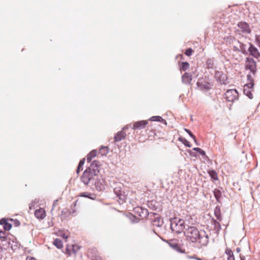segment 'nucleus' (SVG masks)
Instances as JSON below:
<instances>
[{"mask_svg": "<svg viewBox=\"0 0 260 260\" xmlns=\"http://www.w3.org/2000/svg\"><path fill=\"white\" fill-rule=\"evenodd\" d=\"M69 235L70 233L68 231L61 232L59 236L64 239H67L69 237Z\"/></svg>", "mask_w": 260, "mask_h": 260, "instance_id": "obj_33", "label": "nucleus"}, {"mask_svg": "<svg viewBox=\"0 0 260 260\" xmlns=\"http://www.w3.org/2000/svg\"><path fill=\"white\" fill-rule=\"evenodd\" d=\"M224 96L227 101L233 102L238 100L239 93L236 89H229L226 91Z\"/></svg>", "mask_w": 260, "mask_h": 260, "instance_id": "obj_8", "label": "nucleus"}, {"mask_svg": "<svg viewBox=\"0 0 260 260\" xmlns=\"http://www.w3.org/2000/svg\"><path fill=\"white\" fill-rule=\"evenodd\" d=\"M220 75H221V73L219 72H217L215 73V76L216 77H218V76H220Z\"/></svg>", "mask_w": 260, "mask_h": 260, "instance_id": "obj_46", "label": "nucleus"}, {"mask_svg": "<svg viewBox=\"0 0 260 260\" xmlns=\"http://www.w3.org/2000/svg\"><path fill=\"white\" fill-rule=\"evenodd\" d=\"M84 162L85 158H83L80 161L76 170V172L77 174H79L80 171L82 170V167L84 165Z\"/></svg>", "mask_w": 260, "mask_h": 260, "instance_id": "obj_28", "label": "nucleus"}, {"mask_svg": "<svg viewBox=\"0 0 260 260\" xmlns=\"http://www.w3.org/2000/svg\"><path fill=\"white\" fill-rule=\"evenodd\" d=\"M214 215L216 217L217 219L220 221L221 220V216L220 213V207L217 206L215 207L214 209Z\"/></svg>", "mask_w": 260, "mask_h": 260, "instance_id": "obj_23", "label": "nucleus"}, {"mask_svg": "<svg viewBox=\"0 0 260 260\" xmlns=\"http://www.w3.org/2000/svg\"><path fill=\"white\" fill-rule=\"evenodd\" d=\"M255 41L256 42L258 46L260 47V35H256Z\"/></svg>", "mask_w": 260, "mask_h": 260, "instance_id": "obj_41", "label": "nucleus"}, {"mask_svg": "<svg viewBox=\"0 0 260 260\" xmlns=\"http://www.w3.org/2000/svg\"><path fill=\"white\" fill-rule=\"evenodd\" d=\"M233 49L234 51L241 52L244 54H247V52L246 49V45L239 41L235 42L233 46Z\"/></svg>", "mask_w": 260, "mask_h": 260, "instance_id": "obj_13", "label": "nucleus"}, {"mask_svg": "<svg viewBox=\"0 0 260 260\" xmlns=\"http://www.w3.org/2000/svg\"><path fill=\"white\" fill-rule=\"evenodd\" d=\"M93 252L92 255L88 253V256L91 260H103L102 258L96 253V251L94 249L92 250Z\"/></svg>", "mask_w": 260, "mask_h": 260, "instance_id": "obj_19", "label": "nucleus"}, {"mask_svg": "<svg viewBox=\"0 0 260 260\" xmlns=\"http://www.w3.org/2000/svg\"><path fill=\"white\" fill-rule=\"evenodd\" d=\"M247 83L244 86L243 92L250 99L253 98L252 91L254 86V79L250 74L247 76Z\"/></svg>", "mask_w": 260, "mask_h": 260, "instance_id": "obj_4", "label": "nucleus"}, {"mask_svg": "<svg viewBox=\"0 0 260 260\" xmlns=\"http://www.w3.org/2000/svg\"><path fill=\"white\" fill-rule=\"evenodd\" d=\"M245 66L246 69L249 70L254 76L257 71L256 61L252 58L247 57Z\"/></svg>", "mask_w": 260, "mask_h": 260, "instance_id": "obj_9", "label": "nucleus"}, {"mask_svg": "<svg viewBox=\"0 0 260 260\" xmlns=\"http://www.w3.org/2000/svg\"><path fill=\"white\" fill-rule=\"evenodd\" d=\"M248 51L250 54L256 58H258L260 57V53L258 49L251 43H249V47Z\"/></svg>", "mask_w": 260, "mask_h": 260, "instance_id": "obj_15", "label": "nucleus"}, {"mask_svg": "<svg viewBox=\"0 0 260 260\" xmlns=\"http://www.w3.org/2000/svg\"><path fill=\"white\" fill-rule=\"evenodd\" d=\"M26 260H36V259L33 257H27Z\"/></svg>", "mask_w": 260, "mask_h": 260, "instance_id": "obj_45", "label": "nucleus"}, {"mask_svg": "<svg viewBox=\"0 0 260 260\" xmlns=\"http://www.w3.org/2000/svg\"><path fill=\"white\" fill-rule=\"evenodd\" d=\"M171 229L173 232L177 234L181 233L185 230V224L183 219L177 217L173 218L171 220Z\"/></svg>", "mask_w": 260, "mask_h": 260, "instance_id": "obj_3", "label": "nucleus"}, {"mask_svg": "<svg viewBox=\"0 0 260 260\" xmlns=\"http://www.w3.org/2000/svg\"><path fill=\"white\" fill-rule=\"evenodd\" d=\"M193 150L198 152V153H199L200 154H201L202 155H206V153H205V151L203 150L202 149H201L200 148H199V147H194L193 149Z\"/></svg>", "mask_w": 260, "mask_h": 260, "instance_id": "obj_36", "label": "nucleus"}, {"mask_svg": "<svg viewBox=\"0 0 260 260\" xmlns=\"http://www.w3.org/2000/svg\"><path fill=\"white\" fill-rule=\"evenodd\" d=\"M35 216L38 219H44L46 216V212L43 208H39L35 211Z\"/></svg>", "mask_w": 260, "mask_h": 260, "instance_id": "obj_18", "label": "nucleus"}, {"mask_svg": "<svg viewBox=\"0 0 260 260\" xmlns=\"http://www.w3.org/2000/svg\"><path fill=\"white\" fill-rule=\"evenodd\" d=\"M67 253H68L69 255H70L71 254V252H70V250H69V247H67Z\"/></svg>", "mask_w": 260, "mask_h": 260, "instance_id": "obj_47", "label": "nucleus"}, {"mask_svg": "<svg viewBox=\"0 0 260 260\" xmlns=\"http://www.w3.org/2000/svg\"><path fill=\"white\" fill-rule=\"evenodd\" d=\"M150 216L152 224L153 226L157 227H160L162 226L164 222L158 215L156 213H151Z\"/></svg>", "mask_w": 260, "mask_h": 260, "instance_id": "obj_12", "label": "nucleus"}, {"mask_svg": "<svg viewBox=\"0 0 260 260\" xmlns=\"http://www.w3.org/2000/svg\"><path fill=\"white\" fill-rule=\"evenodd\" d=\"M240 259L241 260H245V257L244 256H242V255H240Z\"/></svg>", "mask_w": 260, "mask_h": 260, "instance_id": "obj_50", "label": "nucleus"}, {"mask_svg": "<svg viewBox=\"0 0 260 260\" xmlns=\"http://www.w3.org/2000/svg\"><path fill=\"white\" fill-rule=\"evenodd\" d=\"M193 52V50L191 48H188L185 51V54L188 56H190Z\"/></svg>", "mask_w": 260, "mask_h": 260, "instance_id": "obj_40", "label": "nucleus"}, {"mask_svg": "<svg viewBox=\"0 0 260 260\" xmlns=\"http://www.w3.org/2000/svg\"><path fill=\"white\" fill-rule=\"evenodd\" d=\"M225 253L228 256V260H235V257L233 254V252L231 249L227 248L225 250Z\"/></svg>", "mask_w": 260, "mask_h": 260, "instance_id": "obj_24", "label": "nucleus"}, {"mask_svg": "<svg viewBox=\"0 0 260 260\" xmlns=\"http://www.w3.org/2000/svg\"><path fill=\"white\" fill-rule=\"evenodd\" d=\"M7 238L6 233L4 231H0V239L2 241H5Z\"/></svg>", "mask_w": 260, "mask_h": 260, "instance_id": "obj_35", "label": "nucleus"}, {"mask_svg": "<svg viewBox=\"0 0 260 260\" xmlns=\"http://www.w3.org/2000/svg\"><path fill=\"white\" fill-rule=\"evenodd\" d=\"M88 194H89V193H88V192H82L80 194V196L83 197H88Z\"/></svg>", "mask_w": 260, "mask_h": 260, "instance_id": "obj_44", "label": "nucleus"}, {"mask_svg": "<svg viewBox=\"0 0 260 260\" xmlns=\"http://www.w3.org/2000/svg\"><path fill=\"white\" fill-rule=\"evenodd\" d=\"M79 248L78 247V246L75 245H72V250L74 253L76 252L77 250H78Z\"/></svg>", "mask_w": 260, "mask_h": 260, "instance_id": "obj_42", "label": "nucleus"}, {"mask_svg": "<svg viewBox=\"0 0 260 260\" xmlns=\"http://www.w3.org/2000/svg\"><path fill=\"white\" fill-rule=\"evenodd\" d=\"M186 239L192 243H198L200 246H206L209 242V237L204 230L199 231L196 227L188 226L184 231Z\"/></svg>", "mask_w": 260, "mask_h": 260, "instance_id": "obj_1", "label": "nucleus"}, {"mask_svg": "<svg viewBox=\"0 0 260 260\" xmlns=\"http://www.w3.org/2000/svg\"><path fill=\"white\" fill-rule=\"evenodd\" d=\"M125 216L129 218L133 222H137L139 221V219L132 214L129 213L128 215H125Z\"/></svg>", "mask_w": 260, "mask_h": 260, "instance_id": "obj_30", "label": "nucleus"}, {"mask_svg": "<svg viewBox=\"0 0 260 260\" xmlns=\"http://www.w3.org/2000/svg\"><path fill=\"white\" fill-rule=\"evenodd\" d=\"M213 193L217 202L219 203L221 197V192L218 189H215Z\"/></svg>", "mask_w": 260, "mask_h": 260, "instance_id": "obj_21", "label": "nucleus"}, {"mask_svg": "<svg viewBox=\"0 0 260 260\" xmlns=\"http://www.w3.org/2000/svg\"><path fill=\"white\" fill-rule=\"evenodd\" d=\"M189 64L188 62H182V65L180 68V70H183V71H186V70H187L189 68Z\"/></svg>", "mask_w": 260, "mask_h": 260, "instance_id": "obj_32", "label": "nucleus"}, {"mask_svg": "<svg viewBox=\"0 0 260 260\" xmlns=\"http://www.w3.org/2000/svg\"><path fill=\"white\" fill-rule=\"evenodd\" d=\"M148 121L160 122L166 126L167 124L166 120L161 117L159 116H154L147 120H140L134 122L132 128L134 130H141L144 129L148 124Z\"/></svg>", "mask_w": 260, "mask_h": 260, "instance_id": "obj_2", "label": "nucleus"}, {"mask_svg": "<svg viewBox=\"0 0 260 260\" xmlns=\"http://www.w3.org/2000/svg\"><path fill=\"white\" fill-rule=\"evenodd\" d=\"M109 151V148L106 146H102L99 150V153H101L102 155H106Z\"/></svg>", "mask_w": 260, "mask_h": 260, "instance_id": "obj_27", "label": "nucleus"}, {"mask_svg": "<svg viewBox=\"0 0 260 260\" xmlns=\"http://www.w3.org/2000/svg\"><path fill=\"white\" fill-rule=\"evenodd\" d=\"M178 140L179 141L181 142L185 146L188 147H191L190 142L188 141H187L186 139H185V138H183L182 137H179L178 138Z\"/></svg>", "mask_w": 260, "mask_h": 260, "instance_id": "obj_29", "label": "nucleus"}, {"mask_svg": "<svg viewBox=\"0 0 260 260\" xmlns=\"http://www.w3.org/2000/svg\"><path fill=\"white\" fill-rule=\"evenodd\" d=\"M164 241H165V240ZM166 242L174 250L180 253L185 252V250L178 243L177 240L172 239L166 240Z\"/></svg>", "mask_w": 260, "mask_h": 260, "instance_id": "obj_10", "label": "nucleus"}, {"mask_svg": "<svg viewBox=\"0 0 260 260\" xmlns=\"http://www.w3.org/2000/svg\"><path fill=\"white\" fill-rule=\"evenodd\" d=\"M240 251H241V249H240V248H239V247H237V248H236V252H237V253H239V252H240Z\"/></svg>", "mask_w": 260, "mask_h": 260, "instance_id": "obj_49", "label": "nucleus"}, {"mask_svg": "<svg viewBox=\"0 0 260 260\" xmlns=\"http://www.w3.org/2000/svg\"><path fill=\"white\" fill-rule=\"evenodd\" d=\"M207 68L208 69H212L213 68L214 62L212 59H209L207 60Z\"/></svg>", "mask_w": 260, "mask_h": 260, "instance_id": "obj_34", "label": "nucleus"}, {"mask_svg": "<svg viewBox=\"0 0 260 260\" xmlns=\"http://www.w3.org/2000/svg\"><path fill=\"white\" fill-rule=\"evenodd\" d=\"M12 228V224L8 222H7L3 225V228L6 231H9Z\"/></svg>", "mask_w": 260, "mask_h": 260, "instance_id": "obj_37", "label": "nucleus"}, {"mask_svg": "<svg viewBox=\"0 0 260 260\" xmlns=\"http://www.w3.org/2000/svg\"><path fill=\"white\" fill-rule=\"evenodd\" d=\"M206 86H207V87H205V88H206V89H209V85H207Z\"/></svg>", "mask_w": 260, "mask_h": 260, "instance_id": "obj_51", "label": "nucleus"}, {"mask_svg": "<svg viewBox=\"0 0 260 260\" xmlns=\"http://www.w3.org/2000/svg\"><path fill=\"white\" fill-rule=\"evenodd\" d=\"M53 244L58 249L62 247V242L59 239L56 238L53 241Z\"/></svg>", "mask_w": 260, "mask_h": 260, "instance_id": "obj_26", "label": "nucleus"}, {"mask_svg": "<svg viewBox=\"0 0 260 260\" xmlns=\"http://www.w3.org/2000/svg\"><path fill=\"white\" fill-rule=\"evenodd\" d=\"M99 168V162L97 160H94L91 163L90 166L86 168V170L91 172L92 173L94 174V175H98L100 174Z\"/></svg>", "mask_w": 260, "mask_h": 260, "instance_id": "obj_11", "label": "nucleus"}, {"mask_svg": "<svg viewBox=\"0 0 260 260\" xmlns=\"http://www.w3.org/2000/svg\"><path fill=\"white\" fill-rule=\"evenodd\" d=\"M96 151L95 150H93L90 151L87 156V160L88 162H90L92 159L96 155Z\"/></svg>", "mask_w": 260, "mask_h": 260, "instance_id": "obj_22", "label": "nucleus"}, {"mask_svg": "<svg viewBox=\"0 0 260 260\" xmlns=\"http://www.w3.org/2000/svg\"><path fill=\"white\" fill-rule=\"evenodd\" d=\"M194 142L196 143V144H197V145H199V144H198V142H197V141H196V142Z\"/></svg>", "mask_w": 260, "mask_h": 260, "instance_id": "obj_52", "label": "nucleus"}, {"mask_svg": "<svg viewBox=\"0 0 260 260\" xmlns=\"http://www.w3.org/2000/svg\"><path fill=\"white\" fill-rule=\"evenodd\" d=\"M96 176L97 175H94L91 172L86 169L81 177V180L85 185H87L90 183H93Z\"/></svg>", "mask_w": 260, "mask_h": 260, "instance_id": "obj_5", "label": "nucleus"}, {"mask_svg": "<svg viewBox=\"0 0 260 260\" xmlns=\"http://www.w3.org/2000/svg\"><path fill=\"white\" fill-rule=\"evenodd\" d=\"M135 212L138 213L139 216L142 219L147 218L149 215L148 210L142 207H137L135 208Z\"/></svg>", "mask_w": 260, "mask_h": 260, "instance_id": "obj_14", "label": "nucleus"}, {"mask_svg": "<svg viewBox=\"0 0 260 260\" xmlns=\"http://www.w3.org/2000/svg\"><path fill=\"white\" fill-rule=\"evenodd\" d=\"M91 184H94L95 188L98 190L101 191L105 189V181L101 174L96 176L93 183H91Z\"/></svg>", "mask_w": 260, "mask_h": 260, "instance_id": "obj_7", "label": "nucleus"}, {"mask_svg": "<svg viewBox=\"0 0 260 260\" xmlns=\"http://www.w3.org/2000/svg\"><path fill=\"white\" fill-rule=\"evenodd\" d=\"M208 173L211 177V179L213 180H218V176L216 172L213 170H209L208 171Z\"/></svg>", "mask_w": 260, "mask_h": 260, "instance_id": "obj_25", "label": "nucleus"}, {"mask_svg": "<svg viewBox=\"0 0 260 260\" xmlns=\"http://www.w3.org/2000/svg\"><path fill=\"white\" fill-rule=\"evenodd\" d=\"M148 207L153 210H156V207L155 205L153 204V201L148 202L147 203Z\"/></svg>", "mask_w": 260, "mask_h": 260, "instance_id": "obj_38", "label": "nucleus"}, {"mask_svg": "<svg viewBox=\"0 0 260 260\" xmlns=\"http://www.w3.org/2000/svg\"><path fill=\"white\" fill-rule=\"evenodd\" d=\"M126 134L123 131L117 132L114 137V142H119L125 138Z\"/></svg>", "mask_w": 260, "mask_h": 260, "instance_id": "obj_17", "label": "nucleus"}, {"mask_svg": "<svg viewBox=\"0 0 260 260\" xmlns=\"http://www.w3.org/2000/svg\"><path fill=\"white\" fill-rule=\"evenodd\" d=\"M15 224L16 226L19 225L20 224V222L18 220H15Z\"/></svg>", "mask_w": 260, "mask_h": 260, "instance_id": "obj_48", "label": "nucleus"}, {"mask_svg": "<svg viewBox=\"0 0 260 260\" xmlns=\"http://www.w3.org/2000/svg\"><path fill=\"white\" fill-rule=\"evenodd\" d=\"M122 185H120L114 188V192L118 198L119 204H122L125 202L126 199V196L125 194L124 191L122 189Z\"/></svg>", "mask_w": 260, "mask_h": 260, "instance_id": "obj_6", "label": "nucleus"}, {"mask_svg": "<svg viewBox=\"0 0 260 260\" xmlns=\"http://www.w3.org/2000/svg\"><path fill=\"white\" fill-rule=\"evenodd\" d=\"M125 128H125V127H124L123 128V130L125 129Z\"/></svg>", "mask_w": 260, "mask_h": 260, "instance_id": "obj_53", "label": "nucleus"}, {"mask_svg": "<svg viewBox=\"0 0 260 260\" xmlns=\"http://www.w3.org/2000/svg\"><path fill=\"white\" fill-rule=\"evenodd\" d=\"M7 222V219L5 218H2L0 220V224L4 225Z\"/></svg>", "mask_w": 260, "mask_h": 260, "instance_id": "obj_43", "label": "nucleus"}, {"mask_svg": "<svg viewBox=\"0 0 260 260\" xmlns=\"http://www.w3.org/2000/svg\"><path fill=\"white\" fill-rule=\"evenodd\" d=\"M213 225H214V230H216L217 232H218L220 230L221 226H220V223L218 221L214 220H213Z\"/></svg>", "mask_w": 260, "mask_h": 260, "instance_id": "obj_31", "label": "nucleus"}, {"mask_svg": "<svg viewBox=\"0 0 260 260\" xmlns=\"http://www.w3.org/2000/svg\"><path fill=\"white\" fill-rule=\"evenodd\" d=\"M238 26L241 29L243 32L250 34L251 29L248 23L245 22H240L238 24Z\"/></svg>", "mask_w": 260, "mask_h": 260, "instance_id": "obj_16", "label": "nucleus"}, {"mask_svg": "<svg viewBox=\"0 0 260 260\" xmlns=\"http://www.w3.org/2000/svg\"><path fill=\"white\" fill-rule=\"evenodd\" d=\"M184 130L189 134L190 137H191L193 139L194 141L196 142V137L193 135V134L189 129L187 128H185Z\"/></svg>", "mask_w": 260, "mask_h": 260, "instance_id": "obj_39", "label": "nucleus"}, {"mask_svg": "<svg viewBox=\"0 0 260 260\" xmlns=\"http://www.w3.org/2000/svg\"><path fill=\"white\" fill-rule=\"evenodd\" d=\"M192 80L191 75L185 73L182 77V80L185 84L190 83Z\"/></svg>", "mask_w": 260, "mask_h": 260, "instance_id": "obj_20", "label": "nucleus"}]
</instances>
